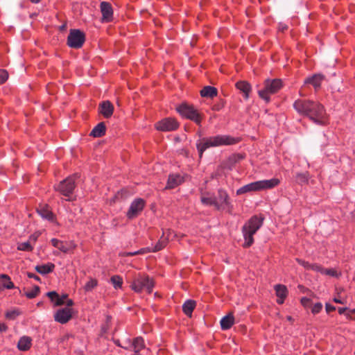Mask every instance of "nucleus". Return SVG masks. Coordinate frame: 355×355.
I'll use <instances>...</instances> for the list:
<instances>
[{"instance_id":"obj_14","label":"nucleus","mask_w":355,"mask_h":355,"mask_svg":"<svg viewBox=\"0 0 355 355\" xmlns=\"http://www.w3.org/2000/svg\"><path fill=\"white\" fill-rule=\"evenodd\" d=\"M201 202L204 205H213L218 209H220L219 202L217 200L215 196L209 193L202 194Z\"/></svg>"},{"instance_id":"obj_8","label":"nucleus","mask_w":355,"mask_h":355,"mask_svg":"<svg viewBox=\"0 0 355 355\" xmlns=\"http://www.w3.org/2000/svg\"><path fill=\"white\" fill-rule=\"evenodd\" d=\"M177 110L183 116L193 121L198 125L200 124L201 117L193 107L183 104L180 105L177 108Z\"/></svg>"},{"instance_id":"obj_30","label":"nucleus","mask_w":355,"mask_h":355,"mask_svg":"<svg viewBox=\"0 0 355 355\" xmlns=\"http://www.w3.org/2000/svg\"><path fill=\"white\" fill-rule=\"evenodd\" d=\"M131 346L134 349L135 355H139V351L144 347V340L141 337L136 338Z\"/></svg>"},{"instance_id":"obj_16","label":"nucleus","mask_w":355,"mask_h":355,"mask_svg":"<svg viewBox=\"0 0 355 355\" xmlns=\"http://www.w3.org/2000/svg\"><path fill=\"white\" fill-rule=\"evenodd\" d=\"M184 178L178 174L169 175L166 189H173L183 182Z\"/></svg>"},{"instance_id":"obj_3","label":"nucleus","mask_w":355,"mask_h":355,"mask_svg":"<svg viewBox=\"0 0 355 355\" xmlns=\"http://www.w3.org/2000/svg\"><path fill=\"white\" fill-rule=\"evenodd\" d=\"M263 219L262 217L254 216L243 227V234L245 239L244 247H250L253 243V235L262 225Z\"/></svg>"},{"instance_id":"obj_31","label":"nucleus","mask_w":355,"mask_h":355,"mask_svg":"<svg viewBox=\"0 0 355 355\" xmlns=\"http://www.w3.org/2000/svg\"><path fill=\"white\" fill-rule=\"evenodd\" d=\"M309 173H299L296 174L295 181L297 184H303L308 183L309 180Z\"/></svg>"},{"instance_id":"obj_11","label":"nucleus","mask_w":355,"mask_h":355,"mask_svg":"<svg viewBox=\"0 0 355 355\" xmlns=\"http://www.w3.org/2000/svg\"><path fill=\"white\" fill-rule=\"evenodd\" d=\"M179 126L178 123L172 118L164 119L156 123L155 127L161 131H173Z\"/></svg>"},{"instance_id":"obj_33","label":"nucleus","mask_w":355,"mask_h":355,"mask_svg":"<svg viewBox=\"0 0 355 355\" xmlns=\"http://www.w3.org/2000/svg\"><path fill=\"white\" fill-rule=\"evenodd\" d=\"M111 282L114 285L115 288H121L123 280L120 276L114 275L111 277Z\"/></svg>"},{"instance_id":"obj_51","label":"nucleus","mask_w":355,"mask_h":355,"mask_svg":"<svg viewBox=\"0 0 355 355\" xmlns=\"http://www.w3.org/2000/svg\"><path fill=\"white\" fill-rule=\"evenodd\" d=\"M7 329V327L5 324L0 323V332H4Z\"/></svg>"},{"instance_id":"obj_61","label":"nucleus","mask_w":355,"mask_h":355,"mask_svg":"<svg viewBox=\"0 0 355 355\" xmlns=\"http://www.w3.org/2000/svg\"><path fill=\"white\" fill-rule=\"evenodd\" d=\"M287 319H288V320H289V321L292 320V318H291V316H288V317H287Z\"/></svg>"},{"instance_id":"obj_35","label":"nucleus","mask_w":355,"mask_h":355,"mask_svg":"<svg viewBox=\"0 0 355 355\" xmlns=\"http://www.w3.org/2000/svg\"><path fill=\"white\" fill-rule=\"evenodd\" d=\"M8 78V73L5 69H0V85L3 84Z\"/></svg>"},{"instance_id":"obj_62","label":"nucleus","mask_w":355,"mask_h":355,"mask_svg":"<svg viewBox=\"0 0 355 355\" xmlns=\"http://www.w3.org/2000/svg\"><path fill=\"white\" fill-rule=\"evenodd\" d=\"M354 354H355V351H354Z\"/></svg>"},{"instance_id":"obj_46","label":"nucleus","mask_w":355,"mask_h":355,"mask_svg":"<svg viewBox=\"0 0 355 355\" xmlns=\"http://www.w3.org/2000/svg\"><path fill=\"white\" fill-rule=\"evenodd\" d=\"M301 303L304 307H307L311 304V300L307 297H302Z\"/></svg>"},{"instance_id":"obj_12","label":"nucleus","mask_w":355,"mask_h":355,"mask_svg":"<svg viewBox=\"0 0 355 355\" xmlns=\"http://www.w3.org/2000/svg\"><path fill=\"white\" fill-rule=\"evenodd\" d=\"M73 313V309L71 308L60 309L55 312L54 319L61 324H64L71 318Z\"/></svg>"},{"instance_id":"obj_58","label":"nucleus","mask_w":355,"mask_h":355,"mask_svg":"<svg viewBox=\"0 0 355 355\" xmlns=\"http://www.w3.org/2000/svg\"><path fill=\"white\" fill-rule=\"evenodd\" d=\"M29 1L33 3H38L39 2L41 1V0H29Z\"/></svg>"},{"instance_id":"obj_59","label":"nucleus","mask_w":355,"mask_h":355,"mask_svg":"<svg viewBox=\"0 0 355 355\" xmlns=\"http://www.w3.org/2000/svg\"><path fill=\"white\" fill-rule=\"evenodd\" d=\"M17 249H18V250H22V247H21V245H18Z\"/></svg>"},{"instance_id":"obj_56","label":"nucleus","mask_w":355,"mask_h":355,"mask_svg":"<svg viewBox=\"0 0 355 355\" xmlns=\"http://www.w3.org/2000/svg\"><path fill=\"white\" fill-rule=\"evenodd\" d=\"M334 301L336 303H338V304H343V302L340 299H338V298H334Z\"/></svg>"},{"instance_id":"obj_44","label":"nucleus","mask_w":355,"mask_h":355,"mask_svg":"<svg viewBox=\"0 0 355 355\" xmlns=\"http://www.w3.org/2000/svg\"><path fill=\"white\" fill-rule=\"evenodd\" d=\"M311 270L323 273V268L321 266L315 263H312Z\"/></svg>"},{"instance_id":"obj_13","label":"nucleus","mask_w":355,"mask_h":355,"mask_svg":"<svg viewBox=\"0 0 355 355\" xmlns=\"http://www.w3.org/2000/svg\"><path fill=\"white\" fill-rule=\"evenodd\" d=\"M101 11L102 12V21H110L112 19L113 10L111 5L107 2H102L101 3Z\"/></svg>"},{"instance_id":"obj_29","label":"nucleus","mask_w":355,"mask_h":355,"mask_svg":"<svg viewBox=\"0 0 355 355\" xmlns=\"http://www.w3.org/2000/svg\"><path fill=\"white\" fill-rule=\"evenodd\" d=\"M54 268H55V266L53 263H49L45 265L37 266L35 267V269L40 274L46 275V274H48V273L52 272L53 270L54 269Z\"/></svg>"},{"instance_id":"obj_43","label":"nucleus","mask_w":355,"mask_h":355,"mask_svg":"<svg viewBox=\"0 0 355 355\" xmlns=\"http://www.w3.org/2000/svg\"><path fill=\"white\" fill-rule=\"evenodd\" d=\"M128 195H129V193L126 189H122L120 192L117 193L116 198H126Z\"/></svg>"},{"instance_id":"obj_17","label":"nucleus","mask_w":355,"mask_h":355,"mask_svg":"<svg viewBox=\"0 0 355 355\" xmlns=\"http://www.w3.org/2000/svg\"><path fill=\"white\" fill-rule=\"evenodd\" d=\"M275 290L278 297L277 302L279 304H282L288 294L286 287L282 284H277L275 286Z\"/></svg>"},{"instance_id":"obj_24","label":"nucleus","mask_w":355,"mask_h":355,"mask_svg":"<svg viewBox=\"0 0 355 355\" xmlns=\"http://www.w3.org/2000/svg\"><path fill=\"white\" fill-rule=\"evenodd\" d=\"M14 287L13 283L11 282L10 278L6 275H0V291L3 289H10Z\"/></svg>"},{"instance_id":"obj_47","label":"nucleus","mask_w":355,"mask_h":355,"mask_svg":"<svg viewBox=\"0 0 355 355\" xmlns=\"http://www.w3.org/2000/svg\"><path fill=\"white\" fill-rule=\"evenodd\" d=\"M243 158V155L238 154V155H234L232 157H231L230 159L234 162H237L241 160Z\"/></svg>"},{"instance_id":"obj_42","label":"nucleus","mask_w":355,"mask_h":355,"mask_svg":"<svg viewBox=\"0 0 355 355\" xmlns=\"http://www.w3.org/2000/svg\"><path fill=\"white\" fill-rule=\"evenodd\" d=\"M297 261L300 265H302L304 268H305L306 269L311 270V266L312 263H309V262L305 261L302 260V259H297Z\"/></svg>"},{"instance_id":"obj_37","label":"nucleus","mask_w":355,"mask_h":355,"mask_svg":"<svg viewBox=\"0 0 355 355\" xmlns=\"http://www.w3.org/2000/svg\"><path fill=\"white\" fill-rule=\"evenodd\" d=\"M32 339L28 336H24V351L28 350L31 347Z\"/></svg>"},{"instance_id":"obj_45","label":"nucleus","mask_w":355,"mask_h":355,"mask_svg":"<svg viewBox=\"0 0 355 355\" xmlns=\"http://www.w3.org/2000/svg\"><path fill=\"white\" fill-rule=\"evenodd\" d=\"M46 295L51 300V301H56L58 295L55 291H51L46 293Z\"/></svg>"},{"instance_id":"obj_38","label":"nucleus","mask_w":355,"mask_h":355,"mask_svg":"<svg viewBox=\"0 0 355 355\" xmlns=\"http://www.w3.org/2000/svg\"><path fill=\"white\" fill-rule=\"evenodd\" d=\"M97 284V282L95 279H91L85 286V289L87 291H91Z\"/></svg>"},{"instance_id":"obj_55","label":"nucleus","mask_w":355,"mask_h":355,"mask_svg":"<svg viewBox=\"0 0 355 355\" xmlns=\"http://www.w3.org/2000/svg\"><path fill=\"white\" fill-rule=\"evenodd\" d=\"M138 254V252H137L136 251L135 252H127L125 254V255L127 256H135V255H137Z\"/></svg>"},{"instance_id":"obj_27","label":"nucleus","mask_w":355,"mask_h":355,"mask_svg":"<svg viewBox=\"0 0 355 355\" xmlns=\"http://www.w3.org/2000/svg\"><path fill=\"white\" fill-rule=\"evenodd\" d=\"M105 133V125L104 123H99L92 130L90 135L94 137H100L104 135Z\"/></svg>"},{"instance_id":"obj_2","label":"nucleus","mask_w":355,"mask_h":355,"mask_svg":"<svg viewBox=\"0 0 355 355\" xmlns=\"http://www.w3.org/2000/svg\"><path fill=\"white\" fill-rule=\"evenodd\" d=\"M237 142V140L228 135H216L209 138H203L197 144V149L200 157H202L203 152L209 148L216 147L223 145H232Z\"/></svg>"},{"instance_id":"obj_15","label":"nucleus","mask_w":355,"mask_h":355,"mask_svg":"<svg viewBox=\"0 0 355 355\" xmlns=\"http://www.w3.org/2000/svg\"><path fill=\"white\" fill-rule=\"evenodd\" d=\"M114 107L112 104L108 101H103L99 107V112L101 113L105 118H110L113 113Z\"/></svg>"},{"instance_id":"obj_22","label":"nucleus","mask_w":355,"mask_h":355,"mask_svg":"<svg viewBox=\"0 0 355 355\" xmlns=\"http://www.w3.org/2000/svg\"><path fill=\"white\" fill-rule=\"evenodd\" d=\"M40 234V233L38 232H35L30 236L28 241L24 242V251H31L33 250V245H35Z\"/></svg>"},{"instance_id":"obj_50","label":"nucleus","mask_w":355,"mask_h":355,"mask_svg":"<svg viewBox=\"0 0 355 355\" xmlns=\"http://www.w3.org/2000/svg\"><path fill=\"white\" fill-rule=\"evenodd\" d=\"M150 250H148V248H143V249H141L138 251H136L137 252H138V254H144L147 252H149Z\"/></svg>"},{"instance_id":"obj_9","label":"nucleus","mask_w":355,"mask_h":355,"mask_svg":"<svg viewBox=\"0 0 355 355\" xmlns=\"http://www.w3.org/2000/svg\"><path fill=\"white\" fill-rule=\"evenodd\" d=\"M85 35L79 30H71L67 37V44L74 49L80 48L85 42Z\"/></svg>"},{"instance_id":"obj_23","label":"nucleus","mask_w":355,"mask_h":355,"mask_svg":"<svg viewBox=\"0 0 355 355\" xmlns=\"http://www.w3.org/2000/svg\"><path fill=\"white\" fill-rule=\"evenodd\" d=\"M217 89L211 86H205L200 91V95L202 97L214 98L217 96Z\"/></svg>"},{"instance_id":"obj_5","label":"nucleus","mask_w":355,"mask_h":355,"mask_svg":"<svg viewBox=\"0 0 355 355\" xmlns=\"http://www.w3.org/2000/svg\"><path fill=\"white\" fill-rule=\"evenodd\" d=\"M279 184V180L277 178L257 181L241 187L237 190L236 194L241 195L250 191L272 189Z\"/></svg>"},{"instance_id":"obj_1","label":"nucleus","mask_w":355,"mask_h":355,"mask_svg":"<svg viewBox=\"0 0 355 355\" xmlns=\"http://www.w3.org/2000/svg\"><path fill=\"white\" fill-rule=\"evenodd\" d=\"M293 107L299 114L307 116L317 125H324L328 122L324 107L319 102L298 99L295 101Z\"/></svg>"},{"instance_id":"obj_21","label":"nucleus","mask_w":355,"mask_h":355,"mask_svg":"<svg viewBox=\"0 0 355 355\" xmlns=\"http://www.w3.org/2000/svg\"><path fill=\"white\" fill-rule=\"evenodd\" d=\"M324 77L321 74H315L313 76L308 78L305 80V83L311 84L315 89L320 87V84L323 80Z\"/></svg>"},{"instance_id":"obj_41","label":"nucleus","mask_w":355,"mask_h":355,"mask_svg":"<svg viewBox=\"0 0 355 355\" xmlns=\"http://www.w3.org/2000/svg\"><path fill=\"white\" fill-rule=\"evenodd\" d=\"M322 308V304L321 303H320V302L316 303L312 306L311 312L313 314H316L321 311Z\"/></svg>"},{"instance_id":"obj_52","label":"nucleus","mask_w":355,"mask_h":355,"mask_svg":"<svg viewBox=\"0 0 355 355\" xmlns=\"http://www.w3.org/2000/svg\"><path fill=\"white\" fill-rule=\"evenodd\" d=\"M17 347L20 351H22V337H21L18 341Z\"/></svg>"},{"instance_id":"obj_4","label":"nucleus","mask_w":355,"mask_h":355,"mask_svg":"<svg viewBox=\"0 0 355 355\" xmlns=\"http://www.w3.org/2000/svg\"><path fill=\"white\" fill-rule=\"evenodd\" d=\"M154 282L148 275L144 273H137L130 279V288L136 293L146 291L150 293L153 291Z\"/></svg>"},{"instance_id":"obj_53","label":"nucleus","mask_w":355,"mask_h":355,"mask_svg":"<svg viewBox=\"0 0 355 355\" xmlns=\"http://www.w3.org/2000/svg\"><path fill=\"white\" fill-rule=\"evenodd\" d=\"M65 304L67 305V307L70 308L73 304V302L71 300H67L65 302Z\"/></svg>"},{"instance_id":"obj_32","label":"nucleus","mask_w":355,"mask_h":355,"mask_svg":"<svg viewBox=\"0 0 355 355\" xmlns=\"http://www.w3.org/2000/svg\"><path fill=\"white\" fill-rule=\"evenodd\" d=\"M168 238L165 236V233H163L162 236L160 238L157 243L154 247L153 251L157 252L163 249L167 243Z\"/></svg>"},{"instance_id":"obj_20","label":"nucleus","mask_w":355,"mask_h":355,"mask_svg":"<svg viewBox=\"0 0 355 355\" xmlns=\"http://www.w3.org/2000/svg\"><path fill=\"white\" fill-rule=\"evenodd\" d=\"M236 88L240 90L244 95L245 98L249 97V93L251 90L250 85L244 80L239 81L236 83Z\"/></svg>"},{"instance_id":"obj_19","label":"nucleus","mask_w":355,"mask_h":355,"mask_svg":"<svg viewBox=\"0 0 355 355\" xmlns=\"http://www.w3.org/2000/svg\"><path fill=\"white\" fill-rule=\"evenodd\" d=\"M51 244L62 252L67 253L71 248V245L57 239L51 240Z\"/></svg>"},{"instance_id":"obj_54","label":"nucleus","mask_w":355,"mask_h":355,"mask_svg":"<svg viewBox=\"0 0 355 355\" xmlns=\"http://www.w3.org/2000/svg\"><path fill=\"white\" fill-rule=\"evenodd\" d=\"M347 308H343V307L339 308L338 309V313L340 314H343L347 311Z\"/></svg>"},{"instance_id":"obj_57","label":"nucleus","mask_w":355,"mask_h":355,"mask_svg":"<svg viewBox=\"0 0 355 355\" xmlns=\"http://www.w3.org/2000/svg\"><path fill=\"white\" fill-rule=\"evenodd\" d=\"M28 277H35V278H36L37 279H39V277H36V276H35V275H33V274L28 273Z\"/></svg>"},{"instance_id":"obj_40","label":"nucleus","mask_w":355,"mask_h":355,"mask_svg":"<svg viewBox=\"0 0 355 355\" xmlns=\"http://www.w3.org/2000/svg\"><path fill=\"white\" fill-rule=\"evenodd\" d=\"M322 274H324V275H329V276H331V277H337L338 276L337 272L335 270L332 269V268H330V269L323 268V273Z\"/></svg>"},{"instance_id":"obj_60","label":"nucleus","mask_w":355,"mask_h":355,"mask_svg":"<svg viewBox=\"0 0 355 355\" xmlns=\"http://www.w3.org/2000/svg\"><path fill=\"white\" fill-rule=\"evenodd\" d=\"M214 110H219V107H218V106L214 105Z\"/></svg>"},{"instance_id":"obj_36","label":"nucleus","mask_w":355,"mask_h":355,"mask_svg":"<svg viewBox=\"0 0 355 355\" xmlns=\"http://www.w3.org/2000/svg\"><path fill=\"white\" fill-rule=\"evenodd\" d=\"M40 291V288L39 286H35L34 288H33V290L31 291H29V292H27L26 293V295L28 297V298H34L37 295V293H39Z\"/></svg>"},{"instance_id":"obj_48","label":"nucleus","mask_w":355,"mask_h":355,"mask_svg":"<svg viewBox=\"0 0 355 355\" xmlns=\"http://www.w3.org/2000/svg\"><path fill=\"white\" fill-rule=\"evenodd\" d=\"M336 309V307L329 304H326V311L327 312H330V311H333Z\"/></svg>"},{"instance_id":"obj_25","label":"nucleus","mask_w":355,"mask_h":355,"mask_svg":"<svg viewBox=\"0 0 355 355\" xmlns=\"http://www.w3.org/2000/svg\"><path fill=\"white\" fill-rule=\"evenodd\" d=\"M234 322V318L232 313L223 317L220 320V326L222 329H229Z\"/></svg>"},{"instance_id":"obj_6","label":"nucleus","mask_w":355,"mask_h":355,"mask_svg":"<svg viewBox=\"0 0 355 355\" xmlns=\"http://www.w3.org/2000/svg\"><path fill=\"white\" fill-rule=\"evenodd\" d=\"M282 87L280 79L266 80L264 88L259 91V96L266 102L270 101V94L276 93Z\"/></svg>"},{"instance_id":"obj_28","label":"nucleus","mask_w":355,"mask_h":355,"mask_svg":"<svg viewBox=\"0 0 355 355\" xmlns=\"http://www.w3.org/2000/svg\"><path fill=\"white\" fill-rule=\"evenodd\" d=\"M196 306V302L191 300H189L186 301L183 306L182 309L184 313L188 315L191 316L192 314V311H193L194 308Z\"/></svg>"},{"instance_id":"obj_7","label":"nucleus","mask_w":355,"mask_h":355,"mask_svg":"<svg viewBox=\"0 0 355 355\" xmlns=\"http://www.w3.org/2000/svg\"><path fill=\"white\" fill-rule=\"evenodd\" d=\"M78 177V175L76 173L72 176L67 178L65 180L60 182V184L56 187V190L62 195L69 196L71 193H72L73 189H75V180Z\"/></svg>"},{"instance_id":"obj_39","label":"nucleus","mask_w":355,"mask_h":355,"mask_svg":"<svg viewBox=\"0 0 355 355\" xmlns=\"http://www.w3.org/2000/svg\"><path fill=\"white\" fill-rule=\"evenodd\" d=\"M67 296H68L67 295H63L62 297H60L58 295V297H57V300L55 302V306H60V305L64 304H65V300L67 299Z\"/></svg>"},{"instance_id":"obj_49","label":"nucleus","mask_w":355,"mask_h":355,"mask_svg":"<svg viewBox=\"0 0 355 355\" xmlns=\"http://www.w3.org/2000/svg\"><path fill=\"white\" fill-rule=\"evenodd\" d=\"M354 313H355V309H353V310L349 311L347 313H346V315H347L348 318H351V319H354V320H355V318H354V317L352 316V314H354Z\"/></svg>"},{"instance_id":"obj_26","label":"nucleus","mask_w":355,"mask_h":355,"mask_svg":"<svg viewBox=\"0 0 355 355\" xmlns=\"http://www.w3.org/2000/svg\"><path fill=\"white\" fill-rule=\"evenodd\" d=\"M38 214L45 219L48 220L53 221L54 218V216L50 209L47 206L41 207L37 210Z\"/></svg>"},{"instance_id":"obj_10","label":"nucleus","mask_w":355,"mask_h":355,"mask_svg":"<svg viewBox=\"0 0 355 355\" xmlns=\"http://www.w3.org/2000/svg\"><path fill=\"white\" fill-rule=\"evenodd\" d=\"M145 201L141 198L135 199L130 205L126 216L129 219L136 218L144 209Z\"/></svg>"},{"instance_id":"obj_18","label":"nucleus","mask_w":355,"mask_h":355,"mask_svg":"<svg viewBox=\"0 0 355 355\" xmlns=\"http://www.w3.org/2000/svg\"><path fill=\"white\" fill-rule=\"evenodd\" d=\"M216 199L219 202L220 209H224L225 207L230 208L231 207L228 195L225 191L220 190Z\"/></svg>"},{"instance_id":"obj_34","label":"nucleus","mask_w":355,"mask_h":355,"mask_svg":"<svg viewBox=\"0 0 355 355\" xmlns=\"http://www.w3.org/2000/svg\"><path fill=\"white\" fill-rule=\"evenodd\" d=\"M20 315V311L17 310H11L7 311L6 316L8 319L14 320Z\"/></svg>"}]
</instances>
